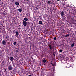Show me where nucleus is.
<instances>
[{"instance_id": "nucleus-17", "label": "nucleus", "mask_w": 76, "mask_h": 76, "mask_svg": "<svg viewBox=\"0 0 76 76\" xmlns=\"http://www.w3.org/2000/svg\"><path fill=\"white\" fill-rule=\"evenodd\" d=\"M69 35L67 34V35H66L65 36V37H69Z\"/></svg>"}, {"instance_id": "nucleus-25", "label": "nucleus", "mask_w": 76, "mask_h": 76, "mask_svg": "<svg viewBox=\"0 0 76 76\" xmlns=\"http://www.w3.org/2000/svg\"><path fill=\"white\" fill-rule=\"evenodd\" d=\"M45 65V64H44V65Z\"/></svg>"}, {"instance_id": "nucleus-5", "label": "nucleus", "mask_w": 76, "mask_h": 76, "mask_svg": "<svg viewBox=\"0 0 76 76\" xmlns=\"http://www.w3.org/2000/svg\"><path fill=\"white\" fill-rule=\"evenodd\" d=\"M10 60H11V61H13V60L14 59V58L13 57H10Z\"/></svg>"}, {"instance_id": "nucleus-19", "label": "nucleus", "mask_w": 76, "mask_h": 76, "mask_svg": "<svg viewBox=\"0 0 76 76\" xmlns=\"http://www.w3.org/2000/svg\"><path fill=\"white\" fill-rule=\"evenodd\" d=\"M25 20V21H28V19H24Z\"/></svg>"}, {"instance_id": "nucleus-23", "label": "nucleus", "mask_w": 76, "mask_h": 76, "mask_svg": "<svg viewBox=\"0 0 76 76\" xmlns=\"http://www.w3.org/2000/svg\"><path fill=\"white\" fill-rule=\"evenodd\" d=\"M27 0V1H28V0Z\"/></svg>"}, {"instance_id": "nucleus-7", "label": "nucleus", "mask_w": 76, "mask_h": 76, "mask_svg": "<svg viewBox=\"0 0 76 76\" xmlns=\"http://www.w3.org/2000/svg\"><path fill=\"white\" fill-rule=\"evenodd\" d=\"M75 45V43H73V44H72L71 45V46L72 47H73V46Z\"/></svg>"}, {"instance_id": "nucleus-8", "label": "nucleus", "mask_w": 76, "mask_h": 76, "mask_svg": "<svg viewBox=\"0 0 76 76\" xmlns=\"http://www.w3.org/2000/svg\"><path fill=\"white\" fill-rule=\"evenodd\" d=\"M50 49L51 50H52V48H51V46L50 45L49 46Z\"/></svg>"}, {"instance_id": "nucleus-21", "label": "nucleus", "mask_w": 76, "mask_h": 76, "mask_svg": "<svg viewBox=\"0 0 76 76\" xmlns=\"http://www.w3.org/2000/svg\"><path fill=\"white\" fill-rule=\"evenodd\" d=\"M24 19H28V18H24Z\"/></svg>"}, {"instance_id": "nucleus-11", "label": "nucleus", "mask_w": 76, "mask_h": 76, "mask_svg": "<svg viewBox=\"0 0 76 76\" xmlns=\"http://www.w3.org/2000/svg\"><path fill=\"white\" fill-rule=\"evenodd\" d=\"M18 11H19V12H22V9L20 8L18 9Z\"/></svg>"}, {"instance_id": "nucleus-22", "label": "nucleus", "mask_w": 76, "mask_h": 76, "mask_svg": "<svg viewBox=\"0 0 76 76\" xmlns=\"http://www.w3.org/2000/svg\"><path fill=\"white\" fill-rule=\"evenodd\" d=\"M57 1H60V0H57Z\"/></svg>"}, {"instance_id": "nucleus-16", "label": "nucleus", "mask_w": 76, "mask_h": 76, "mask_svg": "<svg viewBox=\"0 0 76 76\" xmlns=\"http://www.w3.org/2000/svg\"><path fill=\"white\" fill-rule=\"evenodd\" d=\"M50 1H48V4H50Z\"/></svg>"}, {"instance_id": "nucleus-20", "label": "nucleus", "mask_w": 76, "mask_h": 76, "mask_svg": "<svg viewBox=\"0 0 76 76\" xmlns=\"http://www.w3.org/2000/svg\"><path fill=\"white\" fill-rule=\"evenodd\" d=\"M15 51L16 53H17V52H18V50H16Z\"/></svg>"}, {"instance_id": "nucleus-2", "label": "nucleus", "mask_w": 76, "mask_h": 76, "mask_svg": "<svg viewBox=\"0 0 76 76\" xmlns=\"http://www.w3.org/2000/svg\"><path fill=\"white\" fill-rule=\"evenodd\" d=\"M23 24L24 26H26V25H27V22L24 21V20H23Z\"/></svg>"}, {"instance_id": "nucleus-6", "label": "nucleus", "mask_w": 76, "mask_h": 76, "mask_svg": "<svg viewBox=\"0 0 76 76\" xmlns=\"http://www.w3.org/2000/svg\"><path fill=\"white\" fill-rule=\"evenodd\" d=\"M15 4L17 6H19V2H17L15 3Z\"/></svg>"}, {"instance_id": "nucleus-3", "label": "nucleus", "mask_w": 76, "mask_h": 76, "mask_svg": "<svg viewBox=\"0 0 76 76\" xmlns=\"http://www.w3.org/2000/svg\"><path fill=\"white\" fill-rule=\"evenodd\" d=\"M2 44L3 45H6V41L4 40H3L2 41Z\"/></svg>"}, {"instance_id": "nucleus-15", "label": "nucleus", "mask_w": 76, "mask_h": 76, "mask_svg": "<svg viewBox=\"0 0 76 76\" xmlns=\"http://www.w3.org/2000/svg\"><path fill=\"white\" fill-rule=\"evenodd\" d=\"M5 38H6V39H7V40H8V37H7V36H6L5 37Z\"/></svg>"}, {"instance_id": "nucleus-12", "label": "nucleus", "mask_w": 76, "mask_h": 76, "mask_svg": "<svg viewBox=\"0 0 76 76\" xmlns=\"http://www.w3.org/2000/svg\"><path fill=\"white\" fill-rule=\"evenodd\" d=\"M39 24H42V22L41 21H39Z\"/></svg>"}, {"instance_id": "nucleus-18", "label": "nucleus", "mask_w": 76, "mask_h": 76, "mask_svg": "<svg viewBox=\"0 0 76 76\" xmlns=\"http://www.w3.org/2000/svg\"><path fill=\"white\" fill-rule=\"evenodd\" d=\"M53 39L54 40H56V37H55Z\"/></svg>"}, {"instance_id": "nucleus-10", "label": "nucleus", "mask_w": 76, "mask_h": 76, "mask_svg": "<svg viewBox=\"0 0 76 76\" xmlns=\"http://www.w3.org/2000/svg\"><path fill=\"white\" fill-rule=\"evenodd\" d=\"M13 44L14 45H16L17 43L16 42H14Z\"/></svg>"}, {"instance_id": "nucleus-9", "label": "nucleus", "mask_w": 76, "mask_h": 76, "mask_svg": "<svg viewBox=\"0 0 76 76\" xmlns=\"http://www.w3.org/2000/svg\"><path fill=\"white\" fill-rule=\"evenodd\" d=\"M15 34H16V35H17V36L18 35V31H16Z\"/></svg>"}, {"instance_id": "nucleus-4", "label": "nucleus", "mask_w": 76, "mask_h": 76, "mask_svg": "<svg viewBox=\"0 0 76 76\" xmlns=\"http://www.w3.org/2000/svg\"><path fill=\"white\" fill-rule=\"evenodd\" d=\"M61 16H64V12H61Z\"/></svg>"}, {"instance_id": "nucleus-14", "label": "nucleus", "mask_w": 76, "mask_h": 76, "mask_svg": "<svg viewBox=\"0 0 76 76\" xmlns=\"http://www.w3.org/2000/svg\"><path fill=\"white\" fill-rule=\"evenodd\" d=\"M62 51H63V50L62 49H60L59 50V52H60V53H61V52H62Z\"/></svg>"}, {"instance_id": "nucleus-13", "label": "nucleus", "mask_w": 76, "mask_h": 76, "mask_svg": "<svg viewBox=\"0 0 76 76\" xmlns=\"http://www.w3.org/2000/svg\"><path fill=\"white\" fill-rule=\"evenodd\" d=\"M43 63H45V62H46V60H45V59L43 60Z\"/></svg>"}, {"instance_id": "nucleus-24", "label": "nucleus", "mask_w": 76, "mask_h": 76, "mask_svg": "<svg viewBox=\"0 0 76 76\" xmlns=\"http://www.w3.org/2000/svg\"><path fill=\"white\" fill-rule=\"evenodd\" d=\"M0 1H1V0H0Z\"/></svg>"}, {"instance_id": "nucleus-1", "label": "nucleus", "mask_w": 76, "mask_h": 76, "mask_svg": "<svg viewBox=\"0 0 76 76\" xmlns=\"http://www.w3.org/2000/svg\"><path fill=\"white\" fill-rule=\"evenodd\" d=\"M8 68L9 70H13V67L10 65L8 66Z\"/></svg>"}]
</instances>
